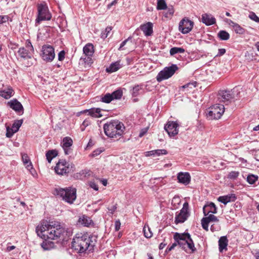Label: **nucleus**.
I'll return each mask as SVG.
<instances>
[{
	"label": "nucleus",
	"instance_id": "1",
	"mask_svg": "<svg viewBox=\"0 0 259 259\" xmlns=\"http://www.w3.org/2000/svg\"><path fill=\"white\" fill-rule=\"evenodd\" d=\"M36 232L41 238L54 240L66 234L65 229L57 221H42L36 228Z\"/></svg>",
	"mask_w": 259,
	"mask_h": 259
},
{
	"label": "nucleus",
	"instance_id": "2",
	"mask_svg": "<svg viewBox=\"0 0 259 259\" xmlns=\"http://www.w3.org/2000/svg\"><path fill=\"white\" fill-rule=\"evenodd\" d=\"M94 245L87 234H77L72 242V247L80 253L84 252L88 248L93 249Z\"/></svg>",
	"mask_w": 259,
	"mask_h": 259
},
{
	"label": "nucleus",
	"instance_id": "3",
	"mask_svg": "<svg viewBox=\"0 0 259 259\" xmlns=\"http://www.w3.org/2000/svg\"><path fill=\"white\" fill-rule=\"evenodd\" d=\"M54 194L69 204H72L76 198V189L72 187L56 188L54 189Z\"/></svg>",
	"mask_w": 259,
	"mask_h": 259
},
{
	"label": "nucleus",
	"instance_id": "4",
	"mask_svg": "<svg viewBox=\"0 0 259 259\" xmlns=\"http://www.w3.org/2000/svg\"><path fill=\"white\" fill-rule=\"evenodd\" d=\"M174 238L175 241L178 242V245L182 249L185 250L186 246H187L191 250L192 252H194L196 250L190 234L176 233L174 236Z\"/></svg>",
	"mask_w": 259,
	"mask_h": 259
},
{
	"label": "nucleus",
	"instance_id": "5",
	"mask_svg": "<svg viewBox=\"0 0 259 259\" xmlns=\"http://www.w3.org/2000/svg\"><path fill=\"white\" fill-rule=\"evenodd\" d=\"M38 15L36 19V23H39L44 20H50L52 15L49 12L48 7L45 2L37 5Z\"/></svg>",
	"mask_w": 259,
	"mask_h": 259
},
{
	"label": "nucleus",
	"instance_id": "6",
	"mask_svg": "<svg viewBox=\"0 0 259 259\" xmlns=\"http://www.w3.org/2000/svg\"><path fill=\"white\" fill-rule=\"evenodd\" d=\"M225 111L224 105L217 104L209 107L207 111V118L209 120L218 119Z\"/></svg>",
	"mask_w": 259,
	"mask_h": 259
},
{
	"label": "nucleus",
	"instance_id": "7",
	"mask_svg": "<svg viewBox=\"0 0 259 259\" xmlns=\"http://www.w3.org/2000/svg\"><path fill=\"white\" fill-rule=\"evenodd\" d=\"M178 69V67L176 64H172L170 66L164 68L158 73L156 76L157 81L161 82L163 80L168 79L175 74Z\"/></svg>",
	"mask_w": 259,
	"mask_h": 259
},
{
	"label": "nucleus",
	"instance_id": "8",
	"mask_svg": "<svg viewBox=\"0 0 259 259\" xmlns=\"http://www.w3.org/2000/svg\"><path fill=\"white\" fill-rule=\"evenodd\" d=\"M41 57L44 61L47 62H51L55 57L54 48L49 45L42 46Z\"/></svg>",
	"mask_w": 259,
	"mask_h": 259
},
{
	"label": "nucleus",
	"instance_id": "9",
	"mask_svg": "<svg viewBox=\"0 0 259 259\" xmlns=\"http://www.w3.org/2000/svg\"><path fill=\"white\" fill-rule=\"evenodd\" d=\"M190 215V212L189 211V203L185 202L183 205L182 208L178 214H176L175 217V223H182L186 221Z\"/></svg>",
	"mask_w": 259,
	"mask_h": 259
},
{
	"label": "nucleus",
	"instance_id": "10",
	"mask_svg": "<svg viewBox=\"0 0 259 259\" xmlns=\"http://www.w3.org/2000/svg\"><path fill=\"white\" fill-rule=\"evenodd\" d=\"M74 168L73 163H56L54 169L57 174L63 175L73 171Z\"/></svg>",
	"mask_w": 259,
	"mask_h": 259
},
{
	"label": "nucleus",
	"instance_id": "11",
	"mask_svg": "<svg viewBox=\"0 0 259 259\" xmlns=\"http://www.w3.org/2000/svg\"><path fill=\"white\" fill-rule=\"evenodd\" d=\"M194 26V22L187 18H184L179 23V30L183 34L190 32Z\"/></svg>",
	"mask_w": 259,
	"mask_h": 259
},
{
	"label": "nucleus",
	"instance_id": "12",
	"mask_svg": "<svg viewBox=\"0 0 259 259\" xmlns=\"http://www.w3.org/2000/svg\"><path fill=\"white\" fill-rule=\"evenodd\" d=\"M234 92V89L233 91H220L219 93L220 102H223L226 105H228L235 98L234 95L233 94Z\"/></svg>",
	"mask_w": 259,
	"mask_h": 259
},
{
	"label": "nucleus",
	"instance_id": "13",
	"mask_svg": "<svg viewBox=\"0 0 259 259\" xmlns=\"http://www.w3.org/2000/svg\"><path fill=\"white\" fill-rule=\"evenodd\" d=\"M179 126L178 124L176 122L168 121L164 126V130L167 133L169 137H172L178 134Z\"/></svg>",
	"mask_w": 259,
	"mask_h": 259
},
{
	"label": "nucleus",
	"instance_id": "14",
	"mask_svg": "<svg viewBox=\"0 0 259 259\" xmlns=\"http://www.w3.org/2000/svg\"><path fill=\"white\" fill-rule=\"evenodd\" d=\"M114 125L116 129L115 133L114 134V139L116 138L117 140H118L123 134L125 126L123 123L118 120H114Z\"/></svg>",
	"mask_w": 259,
	"mask_h": 259
},
{
	"label": "nucleus",
	"instance_id": "15",
	"mask_svg": "<svg viewBox=\"0 0 259 259\" xmlns=\"http://www.w3.org/2000/svg\"><path fill=\"white\" fill-rule=\"evenodd\" d=\"M178 182L184 185L189 184L191 181V176L188 172H180L177 175Z\"/></svg>",
	"mask_w": 259,
	"mask_h": 259
},
{
	"label": "nucleus",
	"instance_id": "16",
	"mask_svg": "<svg viewBox=\"0 0 259 259\" xmlns=\"http://www.w3.org/2000/svg\"><path fill=\"white\" fill-rule=\"evenodd\" d=\"M72 144L73 141L70 137H66L63 139L61 144L66 155H68L70 153V147Z\"/></svg>",
	"mask_w": 259,
	"mask_h": 259
},
{
	"label": "nucleus",
	"instance_id": "17",
	"mask_svg": "<svg viewBox=\"0 0 259 259\" xmlns=\"http://www.w3.org/2000/svg\"><path fill=\"white\" fill-rule=\"evenodd\" d=\"M103 129L106 136L110 138H113V120L105 123Z\"/></svg>",
	"mask_w": 259,
	"mask_h": 259
},
{
	"label": "nucleus",
	"instance_id": "18",
	"mask_svg": "<svg viewBox=\"0 0 259 259\" xmlns=\"http://www.w3.org/2000/svg\"><path fill=\"white\" fill-rule=\"evenodd\" d=\"M140 29L142 30L146 36H150L153 33V24L148 22L145 24L141 25Z\"/></svg>",
	"mask_w": 259,
	"mask_h": 259
},
{
	"label": "nucleus",
	"instance_id": "19",
	"mask_svg": "<svg viewBox=\"0 0 259 259\" xmlns=\"http://www.w3.org/2000/svg\"><path fill=\"white\" fill-rule=\"evenodd\" d=\"M202 22L207 26L211 25L215 23V18L211 14H203L202 15Z\"/></svg>",
	"mask_w": 259,
	"mask_h": 259
},
{
	"label": "nucleus",
	"instance_id": "20",
	"mask_svg": "<svg viewBox=\"0 0 259 259\" xmlns=\"http://www.w3.org/2000/svg\"><path fill=\"white\" fill-rule=\"evenodd\" d=\"M10 107L17 112H23V107L20 102L14 99L8 102Z\"/></svg>",
	"mask_w": 259,
	"mask_h": 259
},
{
	"label": "nucleus",
	"instance_id": "21",
	"mask_svg": "<svg viewBox=\"0 0 259 259\" xmlns=\"http://www.w3.org/2000/svg\"><path fill=\"white\" fill-rule=\"evenodd\" d=\"M203 211L204 215L206 216L210 212L213 214L216 213L217 212V208L214 203L210 202L209 204L204 206Z\"/></svg>",
	"mask_w": 259,
	"mask_h": 259
},
{
	"label": "nucleus",
	"instance_id": "22",
	"mask_svg": "<svg viewBox=\"0 0 259 259\" xmlns=\"http://www.w3.org/2000/svg\"><path fill=\"white\" fill-rule=\"evenodd\" d=\"M101 112V109L100 108H92L91 109L81 111V112H88L89 115L95 118H99L102 117V114Z\"/></svg>",
	"mask_w": 259,
	"mask_h": 259
},
{
	"label": "nucleus",
	"instance_id": "23",
	"mask_svg": "<svg viewBox=\"0 0 259 259\" xmlns=\"http://www.w3.org/2000/svg\"><path fill=\"white\" fill-rule=\"evenodd\" d=\"M236 199V197L234 194H231L225 196H220L218 198L219 201L224 204L228 202L234 201Z\"/></svg>",
	"mask_w": 259,
	"mask_h": 259
},
{
	"label": "nucleus",
	"instance_id": "24",
	"mask_svg": "<svg viewBox=\"0 0 259 259\" xmlns=\"http://www.w3.org/2000/svg\"><path fill=\"white\" fill-rule=\"evenodd\" d=\"M84 56H93L94 53V47L92 44H87L83 48Z\"/></svg>",
	"mask_w": 259,
	"mask_h": 259
},
{
	"label": "nucleus",
	"instance_id": "25",
	"mask_svg": "<svg viewBox=\"0 0 259 259\" xmlns=\"http://www.w3.org/2000/svg\"><path fill=\"white\" fill-rule=\"evenodd\" d=\"M228 240L226 236L221 237L219 240V250L222 252L224 249H226L228 245Z\"/></svg>",
	"mask_w": 259,
	"mask_h": 259
},
{
	"label": "nucleus",
	"instance_id": "26",
	"mask_svg": "<svg viewBox=\"0 0 259 259\" xmlns=\"http://www.w3.org/2000/svg\"><path fill=\"white\" fill-rule=\"evenodd\" d=\"M14 94V91L12 88H8L7 90L0 91V96L8 99L11 98Z\"/></svg>",
	"mask_w": 259,
	"mask_h": 259
},
{
	"label": "nucleus",
	"instance_id": "27",
	"mask_svg": "<svg viewBox=\"0 0 259 259\" xmlns=\"http://www.w3.org/2000/svg\"><path fill=\"white\" fill-rule=\"evenodd\" d=\"M92 57V56H82L80 58V61L84 63L85 67L90 66L93 62Z\"/></svg>",
	"mask_w": 259,
	"mask_h": 259
},
{
	"label": "nucleus",
	"instance_id": "28",
	"mask_svg": "<svg viewBox=\"0 0 259 259\" xmlns=\"http://www.w3.org/2000/svg\"><path fill=\"white\" fill-rule=\"evenodd\" d=\"M78 223L84 226H89L92 223V221L89 217L83 215L79 219Z\"/></svg>",
	"mask_w": 259,
	"mask_h": 259
},
{
	"label": "nucleus",
	"instance_id": "29",
	"mask_svg": "<svg viewBox=\"0 0 259 259\" xmlns=\"http://www.w3.org/2000/svg\"><path fill=\"white\" fill-rule=\"evenodd\" d=\"M58 155V151L56 150H52L48 151L46 154V158L48 162H51L53 158Z\"/></svg>",
	"mask_w": 259,
	"mask_h": 259
},
{
	"label": "nucleus",
	"instance_id": "30",
	"mask_svg": "<svg viewBox=\"0 0 259 259\" xmlns=\"http://www.w3.org/2000/svg\"><path fill=\"white\" fill-rule=\"evenodd\" d=\"M231 23H232V26L236 33L242 34L245 32V29L241 27L239 24L234 23L232 21H231Z\"/></svg>",
	"mask_w": 259,
	"mask_h": 259
},
{
	"label": "nucleus",
	"instance_id": "31",
	"mask_svg": "<svg viewBox=\"0 0 259 259\" xmlns=\"http://www.w3.org/2000/svg\"><path fill=\"white\" fill-rule=\"evenodd\" d=\"M18 53L20 57L26 59L31 58V56L29 55L28 51L24 47L20 48L19 49Z\"/></svg>",
	"mask_w": 259,
	"mask_h": 259
},
{
	"label": "nucleus",
	"instance_id": "32",
	"mask_svg": "<svg viewBox=\"0 0 259 259\" xmlns=\"http://www.w3.org/2000/svg\"><path fill=\"white\" fill-rule=\"evenodd\" d=\"M112 100H113V92L111 94L107 93L101 98V101L106 103H109Z\"/></svg>",
	"mask_w": 259,
	"mask_h": 259
},
{
	"label": "nucleus",
	"instance_id": "33",
	"mask_svg": "<svg viewBox=\"0 0 259 259\" xmlns=\"http://www.w3.org/2000/svg\"><path fill=\"white\" fill-rule=\"evenodd\" d=\"M240 175L238 171L232 170L229 172L227 175V178L229 180L235 181L236 180Z\"/></svg>",
	"mask_w": 259,
	"mask_h": 259
},
{
	"label": "nucleus",
	"instance_id": "34",
	"mask_svg": "<svg viewBox=\"0 0 259 259\" xmlns=\"http://www.w3.org/2000/svg\"><path fill=\"white\" fill-rule=\"evenodd\" d=\"M24 166L27 168L28 170H29L30 174L32 175L33 177H35L37 176V173L35 169L33 168V166L32 164V163H23Z\"/></svg>",
	"mask_w": 259,
	"mask_h": 259
},
{
	"label": "nucleus",
	"instance_id": "35",
	"mask_svg": "<svg viewBox=\"0 0 259 259\" xmlns=\"http://www.w3.org/2000/svg\"><path fill=\"white\" fill-rule=\"evenodd\" d=\"M218 36L221 40H226L230 37V34L225 30H221L218 33Z\"/></svg>",
	"mask_w": 259,
	"mask_h": 259
},
{
	"label": "nucleus",
	"instance_id": "36",
	"mask_svg": "<svg viewBox=\"0 0 259 259\" xmlns=\"http://www.w3.org/2000/svg\"><path fill=\"white\" fill-rule=\"evenodd\" d=\"M185 51V49L182 48L174 47L170 49L169 53L170 55L173 56L176 54L183 53Z\"/></svg>",
	"mask_w": 259,
	"mask_h": 259
},
{
	"label": "nucleus",
	"instance_id": "37",
	"mask_svg": "<svg viewBox=\"0 0 259 259\" xmlns=\"http://www.w3.org/2000/svg\"><path fill=\"white\" fill-rule=\"evenodd\" d=\"M22 124V120H18L15 121L12 125V130L15 133H16L18 131L19 128L21 126Z\"/></svg>",
	"mask_w": 259,
	"mask_h": 259
},
{
	"label": "nucleus",
	"instance_id": "38",
	"mask_svg": "<svg viewBox=\"0 0 259 259\" xmlns=\"http://www.w3.org/2000/svg\"><path fill=\"white\" fill-rule=\"evenodd\" d=\"M142 89V86L140 85H135L133 88L132 95L133 97H137L140 94V91Z\"/></svg>",
	"mask_w": 259,
	"mask_h": 259
},
{
	"label": "nucleus",
	"instance_id": "39",
	"mask_svg": "<svg viewBox=\"0 0 259 259\" xmlns=\"http://www.w3.org/2000/svg\"><path fill=\"white\" fill-rule=\"evenodd\" d=\"M143 232L145 237L147 238H150L153 235L151 229L148 226L146 227V226H144L143 228Z\"/></svg>",
	"mask_w": 259,
	"mask_h": 259
},
{
	"label": "nucleus",
	"instance_id": "40",
	"mask_svg": "<svg viewBox=\"0 0 259 259\" xmlns=\"http://www.w3.org/2000/svg\"><path fill=\"white\" fill-rule=\"evenodd\" d=\"M167 8V5L164 0H160L157 1V9L165 10Z\"/></svg>",
	"mask_w": 259,
	"mask_h": 259
},
{
	"label": "nucleus",
	"instance_id": "41",
	"mask_svg": "<svg viewBox=\"0 0 259 259\" xmlns=\"http://www.w3.org/2000/svg\"><path fill=\"white\" fill-rule=\"evenodd\" d=\"M258 177L253 175H249L247 177V181L250 184H254L257 180Z\"/></svg>",
	"mask_w": 259,
	"mask_h": 259
},
{
	"label": "nucleus",
	"instance_id": "42",
	"mask_svg": "<svg viewBox=\"0 0 259 259\" xmlns=\"http://www.w3.org/2000/svg\"><path fill=\"white\" fill-rule=\"evenodd\" d=\"M112 27L111 26H108L106 28L105 31L102 32L101 33V37L103 39L106 38L108 36V34L112 30Z\"/></svg>",
	"mask_w": 259,
	"mask_h": 259
},
{
	"label": "nucleus",
	"instance_id": "43",
	"mask_svg": "<svg viewBox=\"0 0 259 259\" xmlns=\"http://www.w3.org/2000/svg\"><path fill=\"white\" fill-rule=\"evenodd\" d=\"M123 95L122 89H118L114 91V99H120Z\"/></svg>",
	"mask_w": 259,
	"mask_h": 259
},
{
	"label": "nucleus",
	"instance_id": "44",
	"mask_svg": "<svg viewBox=\"0 0 259 259\" xmlns=\"http://www.w3.org/2000/svg\"><path fill=\"white\" fill-rule=\"evenodd\" d=\"M209 221H208V220L206 219V218H203L201 220V225H202V228L206 230V231H208V224H209Z\"/></svg>",
	"mask_w": 259,
	"mask_h": 259
},
{
	"label": "nucleus",
	"instance_id": "45",
	"mask_svg": "<svg viewBox=\"0 0 259 259\" xmlns=\"http://www.w3.org/2000/svg\"><path fill=\"white\" fill-rule=\"evenodd\" d=\"M197 82L196 81H194L192 82H189L188 83L185 84V85L182 86V89H192V88H195L196 87Z\"/></svg>",
	"mask_w": 259,
	"mask_h": 259
},
{
	"label": "nucleus",
	"instance_id": "46",
	"mask_svg": "<svg viewBox=\"0 0 259 259\" xmlns=\"http://www.w3.org/2000/svg\"><path fill=\"white\" fill-rule=\"evenodd\" d=\"M124 66L123 63H121V61H117L114 62V72L117 71Z\"/></svg>",
	"mask_w": 259,
	"mask_h": 259
},
{
	"label": "nucleus",
	"instance_id": "47",
	"mask_svg": "<svg viewBox=\"0 0 259 259\" xmlns=\"http://www.w3.org/2000/svg\"><path fill=\"white\" fill-rule=\"evenodd\" d=\"M91 124V122L89 119H85L82 122V125L81 126V131H84L86 127L89 125Z\"/></svg>",
	"mask_w": 259,
	"mask_h": 259
},
{
	"label": "nucleus",
	"instance_id": "48",
	"mask_svg": "<svg viewBox=\"0 0 259 259\" xmlns=\"http://www.w3.org/2000/svg\"><path fill=\"white\" fill-rule=\"evenodd\" d=\"M206 219L208 220L209 222H218L219 219L217 218V217L214 215L213 214H209L207 217H206Z\"/></svg>",
	"mask_w": 259,
	"mask_h": 259
},
{
	"label": "nucleus",
	"instance_id": "49",
	"mask_svg": "<svg viewBox=\"0 0 259 259\" xmlns=\"http://www.w3.org/2000/svg\"><path fill=\"white\" fill-rule=\"evenodd\" d=\"M174 13V10L172 7L169 8L166 13L164 14V16L166 18H170L171 17Z\"/></svg>",
	"mask_w": 259,
	"mask_h": 259
},
{
	"label": "nucleus",
	"instance_id": "50",
	"mask_svg": "<svg viewBox=\"0 0 259 259\" xmlns=\"http://www.w3.org/2000/svg\"><path fill=\"white\" fill-rule=\"evenodd\" d=\"M52 242H50V243H47V242H43L42 243H41V247L45 249V250H49L51 249V248L52 247L51 245H52Z\"/></svg>",
	"mask_w": 259,
	"mask_h": 259
},
{
	"label": "nucleus",
	"instance_id": "51",
	"mask_svg": "<svg viewBox=\"0 0 259 259\" xmlns=\"http://www.w3.org/2000/svg\"><path fill=\"white\" fill-rule=\"evenodd\" d=\"M155 152V156H159L160 155L166 154L167 151L165 149H157L154 150Z\"/></svg>",
	"mask_w": 259,
	"mask_h": 259
},
{
	"label": "nucleus",
	"instance_id": "52",
	"mask_svg": "<svg viewBox=\"0 0 259 259\" xmlns=\"http://www.w3.org/2000/svg\"><path fill=\"white\" fill-rule=\"evenodd\" d=\"M249 17L250 19L255 21L256 22H258L259 21V18L253 12H251L249 14Z\"/></svg>",
	"mask_w": 259,
	"mask_h": 259
},
{
	"label": "nucleus",
	"instance_id": "53",
	"mask_svg": "<svg viewBox=\"0 0 259 259\" xmlns=\"http://www.w3.org/2000/svg\"><path fill=\"white\" fill-rule=\"evenodd\" d=\"M15 133L12 130L11 128H10L9 127H7V133H6V136L8 138H11L12 137L13 134Z\"/></svg>",
	"mask_w": 259,
	"mask_h": 259
},
{
	"label": "nucleus",
	"instance_id": "54",
	"mask_svg": "<svg viewBox=\"0 0 259 259\" xmlns=\"http://www.w3.org/2000/svg\"><path fill=\"white\" fill-rule=\"evenodd\" d=\"M9 16L7 15L1 16L0 15V24L5 23L9 20Z\"/></svg>",
	"mask_w": 259,
	"mask_h": 259
},
{
	"label": "nucleus",
	"instance_id": "55",
	"mask_svg": "<svg viewBox=\"0 0 259 259\" xmlns=\"http://www.w3.org/2000/svg\"><path fill=\"white\" fill-rule=\"evenodd\" d=\"M65 52L64 51H60L58 54V60L59 61H62L65 58Z\"/></svg>",
	"mask_w": 259,
	"mask_h": 259
},
{
	"label": "nucleus",
	"instance_id": "56",
	"mask_svg": "<svg viewBox=\"0 0 259 259\" xmlns=\"http://www.w3.org/2000/svg\"><path fill=\"white\" fill-rule=\"evenodd\" d=\"M103 151V149H101V148H100V149H98L95 151H93V152L92 153V156L93 157H95V156H98V155H99L102 151Z\"/></svg>",
	"mask_w": 259,
	"mask_h": 259
},
{
	"label": "nucleus",
	"instance_id": "57",
	"mask_svg": "<svg viewBox=\"0 0 259 259\" xmlns=\"http://www.w3.org/2000/svg\"><path fill=\"white\" fill-rule=\"evenodd\" d=\"M90 187L93 188L96 191L98 190V186L95 182L91 181L89 183Z\"/></svg>",
	"mask_w": 259,
	"mask_h": 259
},
{
	"label": "nucleus",
	"instance_id": "58",
	"mask_svg": "<svg viewBox=\"0 0 259 259\" xmlns=\"http://www.w3.org/2000/svg\"><path fill=\"white\" fill-rule=\"evenodd\" d=\"M148 130V127L142 129L139 133V137L141 138L144 136L147 133Z\"/></svg>",
	"mask_w": 259,
	"mask_h": 259
},
{
	"label": "nucleus",
	"instance_id": "59",
	"mask_svg": "<svg viewBox=\"0 0 259 259\" xmlns=\"http://www.w3.org/2000/svg\"><path fill=\"white\" fill-rule=\"evenodd\" d=\"M115 230L117 231H118L120 228L121 223L120 222V221L119 220H116L115 222Z\"/></svg>",
	"mask_w": 259,
	"mask_h": 259
},
{
	"label": "nucleus",
	"instance_id": "60",
	"mask_svg": "<svg viewBox=\"0 0 259 259\" xmlns=\"http://www.w3.org/2000/svg\"><path fill=\"white\" fill-rule=\"evenodd\" d=\"M226 53V49H219L218 50V53L215 57H219L223 56Z\"/></svg>",
	"mask_w": 259,
	"mask_h": 259
},
{
	"label": "nucleus",
	"instance_id": "61",
	"mask_svg": "<svg viewBox=\"0 0 259 259\" xmlns=\"http://www.w3.org/2000/svg\"><path fill=\"white\" fill-rule=\"evenodd\" d=\"M22 159L23 162H30V161L29 157L26 154H22Z\"/></svg>",
	"mask_w": 259,
	"mask_h": 259
},
{
	"label": "nucleus",
	"instance_id": "62",
	"mask_svg": "<svg viewBox=\"0 0 259 259\" xmlns=\"http://www.w3.org/2000/svg\"><path fill=\"white\" fill-rule=\"evenodd\" d=\"M132 39V37H128L126 39L124 40V41H123L121 44H120V46L119 48V50H120L122 49V48L125 46V45L126 44V43L130 39Z\"/></svg>",
	"mask_w": 259,
	"mask_h": 259
},
{
	"label": "nucleus",
	"instance_id": "63",
	"mask_svg": "<svg viewBox=\"0 0 259 259\" xmlns=\"http://www.w3.org/2000/svg\"><path fill=\"white\" fill-rule=\"evenodd\" d=\"M106 71L108 72H113V62L111 63L110 65V66L106 68Z\"/></svg>",
	"mask_w": 259,
	"mask_h": 259
},
{
	"label": "nucleus",
	"instance_id": "64",
	"mask_svg": "<svg viewBox=\"0 0 259 259\" xmlns=\"http://www.w3.org/2000/svg\"><path fill=\"white\" fill-rule=\"evenodd\" d=\"M152 155H153L154 156H155V152L154 150H152V151L146 152V156H152Z\"/></svg>",
	"mask_w": 259,
	"mask_h": 259
}]
</instances>
